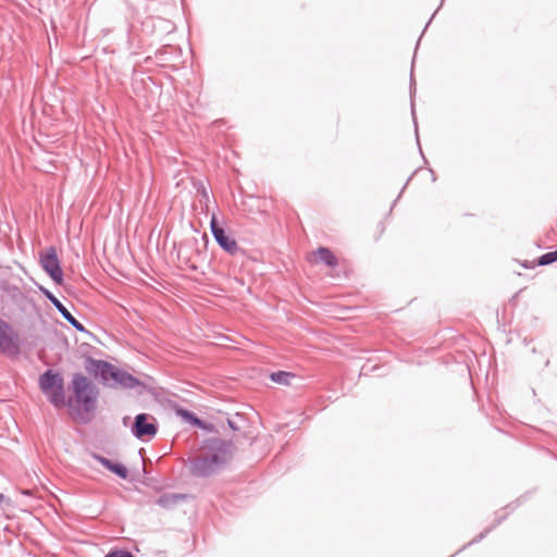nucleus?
<instances>
[{
	"instance_id": "obj_8",
	"label": "nucleus",
	"mask_w": 557,
	"mask_h": 557,
	"mask_svg": "<svg viewBox=\"0 0 557 557\" xmlns=\"http://www.w3.org/2000/svg\"><path fill=\"white\" fill-rule=\"evenodd\" d=\"M210 228L215 242L223 250L233 256L240 250L236 240L226 234L225 230L219 224L214 214L210 221Z\"/></svg>"
},
{
	"instance_id": "obj_22",
	"label": "nucleus",
	"mask_w": 557,
	"mask_h": 557,
	"mask_svg": "<svg viewBox=\"0 0 557 557\" xmlns=\"http://www.w3.org/2000/svg\"><path fill=\"white\" fill-rule=\"evenodd\" d=\"M433 17H435V14H432V17H430V21H428V24H425V27H429V24H431V21H433Z\"/></svg>"
},
{
	"instance_id": "obj_19",
	"label": "nucleus",
	"mask_w": 557,
	"mask_h": 557,
	"mask_svg": "<svg viewBox=\"0 0 557 557\" xmlns=\"http://www.w3.org/2000/svg\"><path fill=\"white\" fill-rule=\"evenodd\" d=\"M156 22H158V23H160V24H161V23H168L166 21H164V20H162V18H159V17H158V18L149 17V18L147 20V22H146V23H147V24H151V25H153V26H154Z\"/></svg>"
},
{
	"instance_id": "obj_12",
	"label": "nucleus",
	"mask_w": 557,
	"mask_h": 557,
	"mask_svg": "<svg viewBox=\"0 0 557 557\" xmlns=\"http://www.w3.org/2000/svg\"><path fill=\"white\" fill-rule=\"evenodd\" d=\"M178 416L182 417V419L188 423H190L194 426H197L201 430H211L213 428L212 424H209L208 422L201 420L198 418L194 412L187 410V409H178L177 411Z\"/></svg>"
},
{
	"instance_id": "obj_10",
	"label": "nucleus",
	"mask_w": 557,
	"mask_h": 557,
	"mask_svg": "<svg viewBox=\"0 0 557 557\" xmlns=\"http://www.w3.org/2000/svg\"><path fill=\"white\" fill-rule=\"evenodd\" d=\"M188 498L190 495L184 493H164L158 497L156 503L164 509H173Z\"/></svg>"
},
{
	"instance_id": "obj_5",
	"label": "nucleus",
	"mask_w": 557,
	"mask_h": 557,
	"mask_svg": "<svg viewBox=\"0 0 557 557\" xmlns=\"http://www.w3.org/2000/svg\"><path fill=\"white\" fill-rule=\"evenodd\" d=\"M39 259L45 272L55 284L61 285L63 283V271L60 265L55 247L50 246L46 250L40 251Z\"/></svg>"
},
{
	"instance_id": "obj_18",
	"label": "nucleus",
	"mask_w": 557,
	"mask_h": 557,
	"mask_svg": "<svg viewBox=\"0 0 557 557\" xmlns=\"http://www.w3.org/2000/svg\"><path fill=\"white\" fill-rule=\"evenodd\" d=\"M491 530H492V528H488L485 531L481 532L476 537H474L471 542H469L467 545H465L462 547V549L466 548L467 546H470L473 543H478V542L482 541L490 533Z\"/></svg>"
},
{
	"instance_id": "obj_16",
	"label": "nucleus",
	"mask_w": 557,
	"mask_h": 557,
	"mask_svg": "<svg viewBox=\"0 0 557 557\" xmlns=\"http://www.w3.org/2000/svg\"><path fill=\"white\" fill-rule=\"evenodd\" d=\"M414 92H416V86H414L413 76L411 75V77H410L411 114H412V119H413V123H414L417 140L419 141L418 124H417V117H416V111H414V102H413Z\"/></svg>"
},
{
	"instance_id": "obj_15",
	"label": "nucleus",
	"mask_w": 557,
	"mask_h": 557,
	"mask_svg": "<svg viewBox=\"0 0 557 557\" xmlns=\"http://www.w3.org/2000/svg\"><path fill=\"white\" fill-rule=\"evenodd\" d=\"M557 261V251H549L540 256L536 260L537 265H548Z\"/></svg>"
},
{
	"instance_id": "obj_17",
	"label": "nucleus",
	"mask_w": 557,
	"mask_h": 557,
	"mask_svg": "<svg viewBox=\"0 0 557 557\" xmlns=\"http://www.w3.org/2000/svg\"><path fill=\"white\" fill-rule=\"evenodd\" d=\"M104 557H134L128 550L115 549L110 550Z\"/></svg>"
},
{
	"instance_id": "obj_9",
	"label": "nucleus",
	"mask_w": 557,
	"mask_h": 557,
	"mask_svg": "<svg viewBox=\"0 0 557 557\" xmlns=\"http://www.w3.org/2000/svg\"><path fill=\"white\" fill-rule=\"evenodd\" d=\"M45 297L54 306L59 313L77 331L84 332V325L66 309V307L47 288L40 287Z\"/></svg>"
},
{
	"instance_id": "obj_20",
	"label": "nucleus",
	"mask_w": 557,
	"mask_h": 557,
	"mask_svg": "<svg viewBox=\"0 0 557 557\" xmlns=\"http://www.w3.org/2000/svg\"><path fill=\"white\" fill-rule=\"evenodd\" d=\"M227 424H228L230 429H232L233 431H238L239 430L237 424L233 420H231V419L227 420Z\"/></svg>"
},
{
	"instance_id": "obj_14",
	"label": "nucleus",
	"mask_w": 557,
	"mask_h": 557,
	"mask_svg": "<svg viewBox=\"0 0 557 557\" xmlns=\"http://www.w3.org/2000/svg\"><path fill=\"white\" fill-rule=\"evenodd\" d=\"M294 377L295 374L287 371H276L270 374L271 381L280 385H289L290 380Z\"/></svg>"
},
{
	"instance_id": "obj_25",
	"label": "nucleus",
	"mask_w": 557,
	"mask_h": 557,
	"mask_svg": "<svg viewBox=\"0 0 557 557\" xmlns=\"http://www.w3.org/2000/svg\"><path fill=\"white\" fill-rule=\"evenodd\" d=\"M4 496L0 493V503L3 500Z\"/></svg>"
},
{
	"instance_id": "obj_11",
	"label": "nucleus",
	"mask_w": 557,
	"mask_h": 557,
	"mask_svg": "<svg viewBox=\"0 0 557 557\" xmlns=\"http://www.w3.org/2000/svg\"><path fill=\"white\" fill-rule=\"evenodd\" d=\"M92 457L100 465H102L106 469L110 470L111 472L116 474L119 478H121V479H126L127 478L128 470H127V468L123 463L112 461L109 458L103 457V456L98 455V454H94Z\"/></svg>"
},
{
	"instance_id": "obj_1",
	"label": "nucleus",
	"mask_w": 557,
	"mask_h": 557,
	"mask_svg": "<svg viewBox=\"0 0 557 557\" xmlns=\"http://www.w3.org/2000/svg\"><path fill=\"white\" fill-rule=\"evenodd\" d=\"M235 445L220 437L208 438L199 451L188 459L187 468L195 478H209L220 473L234 457Z\"/></svg>"
},
{
	"instance_id": "obj_21",
	"label": "nucleus",
	"mask_w": 557,
	"mask_h": 557,
	"mask_svg": "<svg viewBox=\"0 0 557 557\" xmlns=\"http://www.w3.org/2000/svg\"><path fill=\"white\" fill-rule=\"evenodd\" d=\"M433 17H435V14H432V17H430V21H428V24H425V27H429V24H431V21H433Z\"/></svg>"
},
{
	"instance_id": "obj_24",
	"label": "nucleus",
	"mask_w": 557,
	"mask_h": 557,
	"mask_svg": "<svg viewBox=\"0 0 557 557\" xmlns=\"http://www.w3.org/2000/svg\"><path fill=\"white\" fill-rule=\"evenodd\" d=\"M433 17H435V14H432V17H430V21H428V24H425V27H429V24H431V21H433Z\"/></svg>"
},
{
	"instance_id": "obj_6",
	"label": "nucleus",
	"mask_w": 557,
	"mask_h": 557,
	"mask_svg": "<svg viewBox=\"0 0 557 557\" xmlns=\"http://www.w3.org/2000/svg\"><path fill=\"white\" fill-rule=\"evenodd\" d=\"M131 431L136 438L146 441L156 436L158 432V424L152 416L148 413H138L134 419Z\"/></svg>"
},
{
	"instance_id": "obj_2",
	"label": "nucleus",
	"mask_w": 557,
	"mask_h": 557,
	"mask_svg": "<svg viewBox=\"0 0 557 557\" xmlns=\"http://www.w3.org/2000/svg\"><path fill=\"white\" fill-rule=\"evenodd\" d=\"M85 369L88 373L99 377L100 382L110 388L134 389L139 395L146 391L145 383L108 361L88 357L85 361Z\"/></svg>"
},
{
	"instance_id": "obj_3",
	"label": "nucleus",
	"mask_w": 557,
	"mask_h": 557,
	"mask_svg": "<svg viewBox=\"0 0 557 557\" xmlns=\"http://www.w3.org/2000/svg\"><path fill=\"white\" fill-rule=\"evenodd\" d=\"M71 391L75 396L78 413L92 414L97 408L99 391L97 386L82 373H74Z\"/></svg>"
},
{
	"instance_id": "obj_7",
	"label": "nucleus",
	"mask_w": 557,
	"mask_h": 557,
	"mask_svg": "<svg viewBox=\"0 0 557 557\" xmlns=\"http://www.w3.org/2000/svg\"><path fill=\"white\" fill-rule=\"evenodd\" d=\"M0 352L4 355L18 352V334L2 318H0Z\"/></svg>"
},
{
	"instance_id": "obj_13",
	"label": "nucleus",
	"mask_w": 557,
	"mask_h": 557,
	"mask_svg": "<svg viewBox=\"0 0 557 557\" xmlns=\"http://www.w3.org/2000/svg\"><path fill=\"white\" fill-rule=\"evenodd\" d=\"M315 255L320 261L325 263L327 267L334 268L338 263L336 256L327 247H319Z\"/></svg>"
},
{
	"instance_id": "obj_23",
	"label": "nucleus",
	"mask_w": 557,
	"mask_h": 557,
	"mask_svg": "<svg viewBox=\"0 0 557 557\" xmlns=\"http://www.w3.org/2000/svg\"><path fill=\"white\" fill-rule=\"evenodd\" d=\"M433 17H435V14H432V17H430V21H428V24H425V27H429V24H431V21H433Z\"/></svg>"
},
{
	"instance_id": "obj_4",
	"label": "nucleus",
	"mask_w": 557,
	"mask_h": 557,
	"mask_svg": "<svg viewBox=\"0 0 557 557\" xmlns=\"http://www.w3.org/2000/svg\"><path fill=\"white\" fill-rule=\"evenodd\" d=\"M40 391L48 397V400L55 408H62L66 405L72 406V401H66L64 381L60 373L52 370L45 371L39 376Z\"/></svg>"
}]
</instances>
